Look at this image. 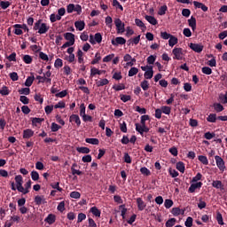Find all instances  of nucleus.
I'll list each match as a JSON object with an SVG mask.
<instances>
[{
    "label": "nucleus",
    "instance_id": "nucleus-1",
    "mask_svg": "<svg viewBox=\"0 0 227 227\" xmlns=\"http://www.w3.org/2000/svg\"><path fill=\"white\" fill-rule=\"evenodd\" d=\"M50 29L46 23H42V20H37L34 25V31H37L39 35H45Z\"/></svg>",
    "mask_w": 227,
    "mask_h": 227
},
{
    "label": "nucleus",
    "instance_id": "nucleus-2",
    "mask_svg": "<svg viewBox=\"0 0 227 227\" xmlns=\"http://www.w3.org/2000/svg\"><path fill=\"white\" fill-rule=\"evenodd\" d=\"M141 70H143V72H145V74H144L145 79H152V77H153V67L142 66Z\"/></svg>",
    "mask_w": 227,
    "mask_h": 227
},
{
    "label": "nucleus",
    "instance_id": "nucleus-3",
    "mask_svg": "<svg viewBox=\"0 0 227 227\" xmlns=\"http://www.w3.org/2000/svg\"><path fill=\"white\" fill-rule=\"evenodd\" d=\"M115 27L118 34L125 33V23L121 21L120 19L114 20Z\"/></svg>",
    "mask_w": 227,
    "mask_h": 227
},
{
    "label": "nucleus",
    "instance_id": "nucleus-4",
    "mask_svg": "<svg viewBox=\"0 0 227 227\" xmlns=\"http://www.w3.org/2000/svg\"><path fill=\"white\" fill-rule=\"evenodd\" d=\"M172 53L174 59H177L178 61L184 59V50L182 48H174Z\"/></svg>",
    "mask_w": 227,
    "mask_h": 227
},
{
    "label": "nucleus",
    "instance_id": "nucleus-5",
    "mask_svg": "<svg viewBox=\"0 0 227 227\" xmlns=\"http://www.w3.org/2000/svg\"><path fill=\"white\" fill-rule=\"evenodd\" d=\"M215 160L218 169H220L222 173L226 171V165H224V160H223V158L217 155L215 156Z\"/></svg>",
    "mask_w": 227,
    "mask_h": 227
},
{
    "label": "nucleus",
    "instance_id": "nucleus-6",
    "mask_svg": "<svg viewBox=\"0 0 227 227\" xmlns=\"http://www.w3.org/2000/svg\"><path fill=\"white\" fill-rule=\"evenodd\" d=\"M15 182H16V189L20 192V191H24V186H22V184H24V179L22 178V176L18 175L15 176Z\"/></svg>",
    "mask_w": 227,
    "mask_h": 227
},
{
    "label": "nucleus",
    "instance_id": "nucleus-7",
    "mask_svg": "<svg viewBox=\"0 0 227 227\" xmlns=\"http://www.w3.org/2000/svg\"><path fill=\"white\" fill-rule=\"evenodd\" d=\"M125 43H127V40L123 37H116L112 40V45H114V47H118V45H125Z\"/></svg>",
    "mask_w": 227,
    "mask_h": 227
},
{
    "label": "nucleus",
    "instance_id": "nucleus-8",
    "mask_svg": "<svg viewBox=\"0 0 227 227\" xmlns=\"http://www.w3.org/2000/svg\"><path fill=\"white\" fill-rule=\"evenodd\" d=\"M136 130L139 132V134H143L144 132H149L150 129L146 127V124H136Z\"/></svg>",
    "mask_w": 227,
    "mask_h": 227
},
{
    "label": "nucleus",
    "instance_id": "nucleus-9",
    "mask_svg": "<svg viewBox=\"0 0 227 227\" xmlns=\"http://www.w3.org/2000/svg\"><path fill=\"white\" fill-rule=\"evenodd\" d=\"M203 185V183L201 182H198V183H195V184H192L188 189L189 192L192 193V192H196V189H201Z\"/></svg>",
    "mask_w": 227,
    "mask_h": 227
},
{
    "label": "nucleus",
    "instance_id": "nucleus-10",
    "mask_svg": "<svg viewBox=\"0 0 227 227\" xmlns=\"http://www.w3.org/2000/svg\"><path fill=\"white\" fill-rule=\"evenodd\" d=\"M35 205H45V203H47V200H45V197L43 195H37L35 197Z\"/></svg>",
    "mask_w": 227,
    "mask_h": 227
},
{
    "label": "nucleus",
    "instance_id": "nucleus-11",
    "mask_svg": "<svg viewBox=\"0 0 227 227\" xmlns=\"http://www.w3.org/2000/svg\"><path fill=\"white\" fill-rule=\"evenodd\" d=\"M189 47L192 51H194V52H201L203 51V45L201 44L191 43Z\"/></svg>",
    "mask_w": 227,
    "mask_h": 227
},
{
    "label": "nucleus",
    "instance_id": "nucleus-12",
    "mask_svg": "<svg viewBox=\"0 0 227 227\" xmlns=\"http://www.w3.org/2000/svg\"><path fill=\"white\" fill-rule=\"evenodd\" d=\"M35 136V131L31 129H27L23 130V139H29L30 137H33Z\"/></svg>",
    "mask_w": 227,
    "mask_h": 227
},
{
    "label": "nucleus",
    "instance_id": "nucleus-13",
    "mask_svg": "<svg viewBox=\"0 0 227 227\" xmlns=\"http://www.w3.org/2000/svg\"><path fill=\"white\" fill-rule=\"evenodd\" d=\"M74 27H76L77 31H82L84 27H86V23L84 20H77L74 22Z\"/></svg>",
    "mask_w": 227,
    "mask_h": 227
},
{
    "label": "nucleus",
    "instance_id": "nucleus-14",
    "mask_svg": "<svg viewBox=\"0 0 227 227\" xmlns=\"http://www.w3.org/2000/svg\"><path fill=\"white\" fill-rule=\"evenodd\" d=\"M137 208L138 210H140V212H143V210L146 208V203H145L143 199L141 198L137 199Z\"/></svg>",
    "mask_w": 227,
    "mask_h": 227
},
{
    "label": "nucleus",
    "instance_id": "nucleus-15",
    "mask_svg": "<svg viewBox=\"0 0 227 227\" xmlns=\"http://www.w3.org/2000/svg\"><path fill=\"white\" fill-rule=\"evenodd\" d=\"M69 121L76 123L77 127L81 126V118L77 114H72L69 117Z\"/></svg>",
    "mask_w": 227,
    "mask_h": 227
},
{
    "label": "nucleus",
    "instance_id": "nucleus-16",
    "mask_svg": "<svg viewBox=\"0 0 227 227\" xmlns=\"http://www.w3.org/2000/svg\"><path fill=\"white\" fill-rule=\"evenodd\" d=\"M64 38L71 43H75V35L72 33L67 32V33L64 34Z\"/></svg>",
    "mask_w": 227,
    "mask_h": 227
},
{
    "label": "nucleus",
    "instance_id": "nucleus-17",
    "mask_svg": "<svg viewBox=\"0 0 227 227\" xmlns=\"http://www.w3.org/2000/svg\"><path fill=\"white\" fill-rule=\"evenodd\" d=\"M193 4H194L195 8H201L202 12H208V7H207V5H205V4L194 1Z\"/></svg>",
    "mask_w": 227,
    "mask_h": 227
},
{
    "label": "nucleus",
    "instance_id": "nucleus-18",
    "mask_svg": "<svg viewBox=\"0 0 227 227\" xmlns=\"http://www.w3.org/2000/svg\"><path fill=\"white\" fill-rule=\"evenodd\" d=\"M102 74H106V71L98 70L96 67L90 69V77H94V75H101Z\"/></svg>",
    "mask_w": 227,
    "mask_h": 227
},
{
    "label": "nucleus",
    "instance_id": "nucleus-19",
    "mask_svg": "<svg viewBox=\"0 0 227 227\" xmlns=\"http://www.w3.org/2000/svg\"><path fill=\"white\" fill-rule=\"evenodd\" d=\"M212 187H215V189H224V184H223V182L219 180L213 181Z\"/></svg>",
    "mask_w": 227,
    "mask_h": 227
},
{
    "label": "nucleus",
    "instance_id": "nucleus-20",
    "mask_svg": "<svg viewBox=\"0 0 227 227\" xmlns=\"http://www.w3.org/2000/svg\"><path fill=\"white\" fill-rule=\"evenodd\" d=\"M176 168L177 171H180V173H185V164L182 161H178L176 164Z\"/></svg>",
    "mask_w": 227,
    "mask_h": 227
},
{
    "label": "nucleus",
    "instance_id": "nucleus-21",
    "mask_svg": "<svg viewBox=\"0 0 227 227\" xmlns=\"http://www.w3.org/2000/svg\"><path fill=\"white\" fill-rule=\"evenodd\" d=\"M45 223H48V224H54L56 223V215L51 214L45 218Z\"/></svg>",
    "mask_w": 227,
    "mask_h": 227
},
{
    "label": "nucleus",
    "instance_id": "nucleus-22",
    "mask_svg": "<svg viewBox=\"0 0 227 227\" xmlns=\"http://www.w3.org/2000/svg\"><path fill=\"white\" fill-rule=\"evenodd\" d=\"M139 42H141V35H137V37L133 38V39H129L128 40V43L129 45H137V43H139Z\"/></svg>",
    "mask_w": 227,
    "mask_h": 227
},
{
    "label": "nucleus",
    "instance_id": "nucleus-23",
    "mask_svg": "<svg viewBox=\"0 0 227 227\" xmlns=\"http://www.w3.org/2000/svg\"><path fill=\"white\" fill-rule=\"evenodd\" d=\"M176 43H178V38L175 35H172L169 39H168V45L169 47H175V45H176Z\"/></svg>",
    "mask_w": 227,
    "mask_h": 227
},
{
    "label": "nucleus",
    "instance_id": "nucleus-24",
    "mask_svg": "<svg viewBox=\"0 0 227 227\" xmlns=\"http://www.w3.org/2000/svg\"><path fill=\"white\" fill-rule=\"evenodd\" d=\"M145 20H147V22H149V24H152V26H157V19H155V17L153 16H145Z\"/></svg>",
    "mask_w": 227,
    "mask_h": 227
},
{
    "label": "nucleus",
    "instance_id": "nucleus-25",
    "mask_svg": "<svg viewBox=\"0 0 227 227\" xmlns=\"http://www.w3.org/2000/svg\"><path fill=\"white\" fill-rule=\"evenodd\" d=\"M31 187V180H28L25 184V188L23 187V191H20V192H22V194H27L29 192V188Z\"/></svg>",
    "mask_w": 227,
    "mask_h": 227
},
{
    "label": "nucleus",
    "instance_id": "nucleus-26",
    "mask_svg": "<svg viewBox=\"0 0 227 227\" xmlns=\"http://www.w3.org/2000/svg\"><path fill=\"white\" fill-rule=\"evenodd\" d=\"M96 84L98 86V88H100L102 86H106V84H109V80H107L106 78L101 79L98 82H96Z\"/></svg>",
    "mask_w": 227,
    "mask_h": 227
},
{
    "label": "nucleus",
    "instance_id": "nucleus-27",
    "mask_svg": "<svg viewBox=\"0 0 227 227\" xmlns=\"http://www.w3.org/2000/svg\"><path fill=\"white\" fill-rule=\"evenodd\" d=\"M84 53L82 52V50L79 49L77 51V58H78V63L82 64L84 63Z\"/></svg>",
    "mask_w": 227,
    "mask_h": 227
},
{
    "label": "nucleus",
    "instance_id": "nucleus-28",
    "mask_svg": "<svg viewBox=\"0 0 227 227\" xmlns=\"http://www.w3.org/2000/svg\"><path fill=\"white\" fill-rule=\"evenodd\" d=\"M188 24L190 27H192V31H194L196 29V18L192 16L191 19L188 20Z\"/></svg>",
    "mask_w": 227,
    "mask_h": 227
},
{
    "label": "nucleus",
    "instance_id": "nucleus-29",
    "mask_svg": "<svg viewBox=\"0 0 227 227\" xmlns=\"http://www.w3.org/2000/svg\"><path fill=\"white\" fill-rule=\"evenodd\" d=\"M139 73V69L137 67H131L128 73L129 77H134V75H137Z\"/></svg>",
    "mask_w": 227,
    "mask_h": 227
},
{
    "label": "nucleus",
    "instance_id": "nucleus-30",
    "mask_svg": "<svg viewBox=\"0 0 227 227\" xmlns=\"http://www.w3.org/2000/svg\"><path fill=\"white\" fill-rule=\"evenodd\" d=\"M172 214L176 217L178 215H184V210L180 209L179 207H174L172 208Z\"/></svg>",
    "mask_w": 227,
    "mask_h": 227
},
{
    "label": "nucleus",
    "instance_id": "nucleus-31",
    "mask_svg": "<svg viewBox=\"0 0 227 227\" xmlns=\"http://www.w3.org/2000/svg\"><path fill=\"white\" fill-rule=\"evenodd\" d=\"M175 224H176V218H170L166 222V227H174Z\"/></svg>",
    "mask_w": 227,
    "mask_h": 227
},
{
    "label": "nucleus",
    "instance_id": "nucleus-32",
    "mask_svg": "<svg viewBox=\"0 0 227 227\" xmlns=\"http://www.w3.org/2000/svg\"><path fill=\"white\" fill-rule=\"evenodd\" d=\"M34 81H35V76H28L25 82V86L29 88L30 86H32Z\"/></svg>",
    "mask_w": 227,
    "mask_h": 227
},
{
    "label": "nucleus",
    "instance_id": "nucleus-33",
    "mask_svg": "<svg viewBox=\"0 0 227 227\" xmlns=\"http://www.w3.org/2000/svg\"><path fill=\"white\" fill-rule=\"evenodd\" d=\"M90 212L91 214H93V215H95L96 217H100V210L97 207H92L90 208Z\"/></svg>",
    "mask_w": 227,
    "mask_h": 227
},
{
    "label": "nucleus",
    "instance_id": "nucleus-34",
    "mask_svg": "<svg viewBox=\"0 0 227 227\" xmlns=\"http://www.w3.org/2000/svg\"><path fill=\"white\" fill-rule=\"evenodd\" d=\"M85 142L89 145H98V143H100L98 138H86Z\"/></svg>",
    "mask_w": 227,
    "mask_h": 227
},
{
    "label": "nucleus",
    "instance_id": "nucleus-35",
    "mask_svg": "<svg viewBox=\"0 0 227 227\" xmlns=\"http://www.w3.org/2000/svg\"><path fill=\"white\" fill-rule=\"evenodd\" d=\"M198 159L200 162H202L204 164V166H208V159L207 158V156L200 155Z\"/></svg>",
    "mask_w": 227,
    "mask_h": 227
},
{
    "label": "nucleus",
    "instance_id": "nucleus-36",
    "mask_svg": "<svg viewBox=\"0 0 227 227\" xmlns=\"http://www.w3.org/2000/svg\"><path fill=\"white\" fill-rule=\"evenodd\" d=\"M207 121H209V123H215L217 117H216L215 114H210L207 116Z\"/></svg>",
    "mask_w": 227,
    "mask_h": 227
},
{
    "label": "nucleus",
    "instance_id": "nucleus-37",
    "mask_svg": "<svg viewBox=\"0 0 227 227\" xmlns=\"http://www.w3.org/2000/svg\"><path fill=\"white\" fill-rule=\"evenodd\" d=\"M140 86H141L142 90H144V91H146L148 90V88H150V83L148 82V81L144 80L140 83Z\"/></svg>",
    "mask_w": 227,
    "mask_h": 227
},
{
    "label": "nucleus",
    "instance_id": "nucleus-38",
    "mask_svg": "<svg viewBox=\"0 0 227 227\" xmlns=\"http://www.w3.org/2000/svg\"><path fill=\"white\" fill-rule=\"evenodd\" d=\"M0 94L3 95V96L10 95V90H8V87L3 86L0 89Z\"/></svg>",
    "mask_w": 227,
    "mask_h": 227
},
{
    "label": "nucleus",
    "instance_id": "nucleus-39",
    "mask_svg": "<svg viewBox=\"0 0 227 227\" xmlns=\"http://www.w3.org/2000/svg\"><path fill=\"white\" fill-rule=\"evenodd\" d=\"M31 178L34 180V182H36L40 180V174H38L36 171L33 170L31 172Z\"/></svg>",
    "mask_w": 227,
    "mask_h": 227
},
{
    "label": "nucleus",
    "instance_id": "nucleus-40",
    "mask_svg": "<svg viewBox=\"0 0 227 227\" xmlns=\"http://www.w3.org/2000/svg\"><path fill=\"white\" fill-rule=\"evenodd\" d=\"M113 6L116 8L117 10L119 9L121 12H123V6L120 4V2L118 0H113Z\"/></svg>",
    "mask_w": 227,
    "mask_h": 227
},
{
    "label": "nucleus",
    "instance_id": "nucleus-41",
    "mask_svg": "<svg viewBox=\"0 0 227 227\" xmlns=\"http://www.w3.org/2000/svg\"><path fill=\"white\" fill-rule=\"evenodd\" d=\"M67 95H68V91L67 90H62L59 93L55 94V97H57V98H65V97H67Z\"/></svg>",
    "mask_w": 227,
    "mask_h": 227
},
{
    "label": "nucleus",
    "instance_id": "nucleus-42",
    "mask_svg": "<svg viewBox=\"0 0 227 227\" xmlns=\"http://www.w3.org/2000/svg\"><path fill=\"white\" fill-rule=\"evenodd\" d=\"M160 109L163 114H171V108L169 106H163L160 107Z\"/></svg>",
    "mask_w": 227,
    "mask_h": 227
},
{
    "label": "nucleus",
    "instance_id": "nucleus-43",
    "mask_svg": "<svg viewBox=\"0 0 227 227\" xmlns=\"http://www.w3.org/2000/svg\"><path fill=\"white\" fill-rule=\"evenodd\" d=\"M215 110L216 113H221L222 111H224V107L220 103H216L214 105Z\"/></svg>",
    "mask_w": 227,
    "mask_h": 227
},
{
    "label": "nucleus",
    "instance_id": "nucleus-44",
    "mask_svg": "<svg viewBox=\"0 0 227 227\" xmlns=\"http://www.w3.org/2000/svg\"><path fill=\"white\" fill-rule=\"evenodd\" d=\"M105 22L110 29L113 27V18L111 16H107L105 20Z\"/></svg>",
    "mask_w": 227,
    "mask_h": 227
},
{
    "label": "nucleus",
    "instance_id": "nucleus-45",
    "mask_svg": "<svg viewBox=\"0 0 227 227\" xmlns=\"http://www.w3.org/2000/svg\"><path fill=\"white\" fill-rule=\"evenodd\" d=\"M135 24L138 27H142V29H146V26H145V23H143V21L139 19H136L135 20Z\"/></svg>",
    "mask_w": 227,
    "mask_h": 227
},
{
    "label": "nucleus",
    "instance_id": "nucleus-46",
    "mask_svg": "<svg viewBox=\"0 0 227 227\" xmlns=\"http://www.w3.org/2000/svg\"><path fill=\"white\" fill-rule=\"evenodd\" d=\"M67 104L64 101H59L54 106L55 109H65Z\"/></svg>",
    "mask_w": 227,
    "mask_h": 227
},
{
    "label": "nucleus",
    "instance_id": "nucleus-47",
    "mask_svg": "<svg viewBox=\"0 0 227 227\" xmlns=\"http://www.w3.org/2000/svg\"><path fill=\"white\" fill-rule=\"evenodd\" d=\"M84 115H86V106L82 103L80 106V116L82 118Z\"/></svg>",
    "mask_w": 227,
    "mask_h": 227
},
{
    "label": "nucleus",
    "instance_id": "nucleus-48",
    "mask_svg": "<svg viewBox=\"0 0 227 227\" xmlns=\"http://www.w3.org/2000/svg\"><path fill=\"white\" fill-rule=\"evenodd\" d=\"M20 95H29L31 93V90L29 88H22L19 90Z\"/></svg>",
    "mask_w": 227,
    "mask_h": 227
},
{
    "label": "nucleus",
    "instance_id": "nucleus-49",
    "mask_svg": "<svg viewBox=\"0 0 227 227\" xmlns=\"http://www.w3.org/2000/svg\"><path fill=\"white\" fill-rule=\"evenodd\" d=\"M10 2L8 1H1L0 2V6L2 8V10H6V8H10Z\"/></svg>",
    "mask_w": 227,
    "mask_h": 227
},
{
    "label": "nucleus",
    "instance_id": "nucleus-50",
    "mask_svg": "<svg viewBox=\"0 0 227 227\" xmlns=\"http://www.w3.org/2000/svg\"><path fill=\"white\" fill-rule=\"evenodd\" d=\"M100 59H102L100 53H96L94 59L91 61V65H97Z\"/></svg>",
    "mask_w": 227,
    "mask_h": 227
},
{
    "label": "nucleus",
    "instance_id": "nucleus-51",
    "mask_svg": "<svg viewBox=\"0 0 227 227\" xmlns=\"http://www.w3.org/2000/svg\"><path fill=\"white\" fill-rule=\"evenodd\" d=\"M172 35H173L168 34V32H161V33H160V37H161L163 40H169Z\"/></svg>",
    "mask_w": 227,
    "mask_h": 227
},
{
    "label": "nucleus",
    "instance_id": "nucleus-52",
    "mask_svg": "<svg viewBox=\"0 0 227 227\" xmlns=\"http://www.w3.org/2000/svg\"><path fill=\"white\" fill-rule=\"evenodd\" d=\"M76 150L79 153H90V148L88 147H78Z\"/></svg>",
    "mask_w": 227,
    "mask_h": 227
},
{
    "label": "nucleus",
    "instance_id": "nucleus-53",
    "mask_svg": "<svg viewBox=\"0 0 227 227\" xmlns=\"http://www.w3.org/2000/svg\"><path fill=\"white\" fill-rule=\"evenodd\" d=\"M55 68H61L63 67V60L61 59H57L54 63Z\"/></svg>",
    "mask_w": 227,
    "mask_h": 227
},
{
    "label": "nucleus",
    "instance_id": "nucleus-54",
    "mask_svg": "<svg viewBox=\"0 0 227 227\" xmlns=\"http://www.w3.org/2000/svg\"><path fill=\"white\" fill-rule=\"evenodd\" d=\"M166 12H168V6L163 5L160 8V10L158 12V15H166Z\"/></svg>",
    "mask_w": 227,
    "mask_h": 227
},
{
    "label": "nucleus",
    "instance_id": "nucleus-55",
    "mask_svg": "<svg viewBox=\"0 0 227 227\" xmlns=\"http://www.w3.org/2000/svg\"><path fill=\"white\" fill-rule=\"evenodd\" d=\"M23 61L27 64V65H30V63L33 62V58H31V56L29 55H25L23 57Z\"/></svg>",
    "mask_w": 227,
    "mask_h": 227
},
{
    "label": "nucleus",
    "instance_id": "nucleus-56",
    "mask_svg": "<svg viewBox=\"0 0 227 227\" xmlns=\"http://www.w3.org/2000/svg\"><path fill=\"white\" fill-rule=\"evenodd\" d=\"M216 221H217L218 224H220L221 226H223L224 224V222L223 220V215H221V213H217Z\"/></svg>",
    "mask_w": 227,
    "mask_h": 227
},
{
    "label": "nucleus",
    "instance_id": "nucleus-57",
    "mask_svg": "<svg viewBox=\"0 0 227 227\" xmlns=\"http://www.w3.org/2000/svg\"><path fill=\"white\" fill-rule=\"evenodd\" d=\"M164 207L165 208H171L173 207V201L169 199L165 200Z\"/></svg>",
    "mask_w": 227,
    "mask_h": 227
},
{
    "label": "nucleus",
    "instance_id": "nucleus-58",
    "mask_svg": "<svg viewBox=\"0 0 227 227\" xmlns=\"http://www.w3.org/2000/svg\"><path fill=\"white\" fill-rule=\"evenodd\" d=\"M202 73H204L206 75H210L212 74V68L208 67H202Z\"/></svg>",
    "mask_w": 227,
    "mask_h": 227
},
{
    "label": "nucleus",
    "instance_id": "nucleus-59",
    "mask_svg": "<svg viewBox=\"0 0 227 227\" xmlns=\"http://www.w3.org/2000/svg\"><path fill=\"white\" fill-rule=\"evenodd\" d=\"M70 198H73L74 200H79V198H81V193L79 192H72L70 193Z\"/></svg>",
    "mask_w": 227,
    "mask_h": 227
},
{
    "label": "nucleus",
    "instance_id": "nucleus-60",
    "mask_svg": "<svg viewBox=\"0 0 227 227\" xmlns=\"http://www.w3.org/2000/svg\"><path fill=\"white\" fill-rule=\"evenodd\" d=\"M140 172L145 176H149V175L151 174L150 169L146 168L145 167L141 168Z\"/></svg>",
    "mask_w": 227,
    "mask_h": 227
},
{
    "label": "nucleus",
    "instance_id": "nucleus-61",
    "mask_svg": "<svg viewBox=\"0 0 227 227\" xmlns=\"http://www.w3.org/2000/svg\"><path fill=\"white\" fill-rule=\"evenodd\" d=\"M57 210H59V212H65V201L59 202L57 207Z\"/></svg>",
    "mask_w": 227,
    "mask_h": 227
},
{
    "label": "nucleus",
    "instance_id": "nucleus-62",
    "mask_svg": "<svg viewBox=\"0 0 227 227\" xmlns=\"http://www.w3.org/2000/svg\"><path fill=\"white\" fill-rule=\"evenodd\" d=\"M192 217L189 216L187 217L186 221L184 222V225L186 227H192Z\"/></svg>",
    "mask_w": 227,
    "mask_h": 227
},
{
    "label": "nucleus",
    "instance_id": "nucleus-63",
    "mask_svg": "<svg viewBox=\"0 0 227 227\" xmlns=\"http://www.w3.org/2000/svg\"><path fill=\"white\" fill-rule=\"evenodd\" d=\"M59 129H61V127L56 122L51 123V132H58Z\"/></svg>",
    "mask_w": 227,
    "mask_h": 227
},
{
    "label": "nucleus",
    "instance_id": "nucleus-64",
    "mask_svg": "<svg viewBox=\"0 0 227 227\" xmlns=\"http://www.w3.org/2000/svg\"><path fill=\"white\" fill-rule=\"evenodd\" d=\"M20 101H21L22 104H25V106L29 104V98H27L26 96H20Z\"/></svg>",
    "mask_w": 227,
    "mask_h": 227
}]
</instances>
